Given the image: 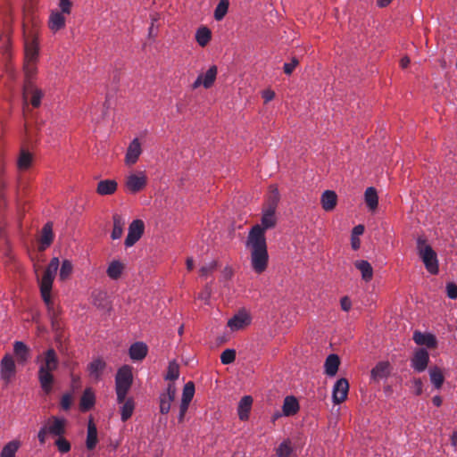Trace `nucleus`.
Instances as JSON below:
<instances>
[{
  "instance_id": "obj_1",
  "label": "nucleus",
  "mask_w": 457,
  "mask_h": 457,
  "mask_svg": "<svg viewBox=\"0 0 457 457\" xmlns=\"http://www.w3.org/2000/svg\"><path fill=\"white\" fill-rule=\"evenodd\" d=\"M276 210L264 207L262 212L261 224H256L250 229L245 247L250 252L252 269L257 274L264 272L268 267L269 253L265 232L273 228L277 224Z\"/></svg>"
},
{
  "instance_id": "obj_2",
  "label": "nucleus",
  "mask_w": 457,
  "mask_h": 457,
  "mask_svg": "<svg viewBox=\"0 0 457 457\" xmlns=\"http://www.w3.org/2000/svg\"><path fill=\"white\" fill-rule=\"evenodd\" d=\"M24 37V71L26 73V81L23 86L22 99L23 112H26L29 104L33 108H38L44 96V92L30 80L36 72V62L38 57V41L35 30L28 31L23 23Z\"/></svg>"
},
{
  "instance_id": "obj_3",
  "label": "nucleus",
  "mask_w": 457,
  "mask_h": 457,
  "mask_svg": "<svg viewBox=\"0 0 457 457\" xmlns=\"http://www.w3.org/2000/svg\"><path fill=\"white\" fill-rule=\"evenodd\" d=\"M37 362L39 364L37 377L40 386L46 395H49L54 381L53 372L59 365L57 354L53 348H50L37 356Z\"/></svg>"
},
{
  "instance_id": "obj_4",
  "label": "nucleus",
  "mask_w": 457,
  "mask_h": 457,
  "mask_svg": "<svg viewBox=\"0 0 457 457\" xmlns=\"http://www.w3.org/2000/svg\"><path fill=\"white\" fill-rule=\"evenodd\" d=\"M59 265V258H52L41 279L38 280L42 299L49 312L54 309V302L52 301L51 292Z\"/></svg>"
},
{
  "instance_id": "obj_5",
  "label": "nucleus",
  "mask_w": 457,
  "mask_h": 457,
  "mask_svg": "<svg viewBox=\"0 0 457 457\" xmlns=\"http://www.w3.org/2000/svg\"><path fill=\"white\" fill-rule=\"evenodd\" d=\"M417 251L428 272L436 275L439 272L437 254L424 237H418Z\"/></svg>"
},
{
  "instance_id": "obj_6",
  "label": "nucleus",
  "mask_w": 457,
  "mask_h": 457,
  "mask_svg": "<svg viewBox=\"0 0 457 457\" xmlns=\"http://www.w3.org/2000/svg\"><path fill=\"white\" fill-rule=\"evenodd\" d=\"M148 178L145 170L129 172L124 179V190L130 195L143 191L147 186Z\"/></svg>"
},
{
  "instance_id": "obj_7",
  "label": "nucleus",
  "mask_w": 457,
  "mask_h": 457,
  "mask_svg": "<svg viewBox=\"0 0 457 457\" xmlns=\"http://www.w3.org/2000/svg\"><path fill=\"white\" fill-rule=\"evenodd\" d=\"M252 323V316L246 310H240L227 323L230 332L244 330Z\"/></svg>"
},
{
  "instance_id": "obj_8",
  "label": "nucleus",
  "mask_w": 457,
  "mask_h": 457,
  "mask_svg": "<svg viewBox=\"0 0 457 457\" xmlns=\"http://www.w3.org/2000/svg\"><path fill=\"white\" fill-rule=\"evenodd\" d=\"M218 68L216 65H211L205 71L201 72L192 84V89H197L200 87L205 89L211 88L216 80Z\"/></svg>"
},
{
  "instance_id": "obj_9",
  "label": "nucleus",
  "mask_w": 457,
  "mask_h": 457,
  "mask_svg": "<svg viewBox=\"0 0 457 457\" xmlns=\"http://www.w3.org/2000/svg\"><path fill=\"white\" fill-rule=\"evenodd\" d=\"M177 395V388L173 382L168 384L164 392L160 394V412L167 414L170 411L171 403L175 400Z\"/></svg>"
},
{
  "instance_id": "obj_10",
  "label": "nucleus",
  "mask_w": 457,
  "mask_h": 457,
  "mask_svg": "<svg viewBox=\"0 0 457 457\" xmlns=\"http://www.w3.org/2000/svg\"><path fill=\"white\" fill-rule=\"evenodd\" d=\"M145 224L141 220H134L129 226V231L125 239L126 247L133 246L143 236Z\"/></svg>"
},
{
  "instance_id": "obj_11",
  "label": "nucleus",
  "mask_w": 457,
  "mask_h": 457,
  "mask_svg": "<svg viewBox=\"0 0 457 457\" xmlns=\"http://www.w3.org/2000/svg\"><path fill=\"white\" fill-rule=\"evenodd\" d=\"M143 153L142 144L137 137H135L128 145L124 162L127 166H133L137 162Z\"/></svg>"
},
{
  "instance_id": "obj_12",
  "label": "nucleus",
  "mask_w": 457,
  "mask_h": 457,
  "mask_svg": "<svg viewBox=\"0 0 457 457\" xmlns=\"http://www.w3.org/2000/svg\"><path fill=\"white\" fill-rule=\"evenodd\" d=\"M133 381L132 368L129 365L120 367L115 377V388L129 390Z\"/></svg>"
},
{
  "instance_id": "obj_13",
  "label": "nucleus",
  "mask_w": 457,
  "mask_h": 457,
  "mask_svg": "<svg viewBox=\"0 0 457 457\" xmlns=\"http://www.w3.org/2000/svg\"><path fill=\"white\" fill-rule=\"evenodd\" d=\"M67 420L64 418L52 416L44 424L51 436H60L66 433Z\"/></svg>"
},
{
  "instance_id": "obj_14",
  "label": "nucleus",
  "mask_w": 457,
  "mask_h": 457,
  "mask_svg": "<svg viewBox=\"0 0 457 457\" xmlns=\"http://www.w3.org/2000/svg\"><path fill=\"white\" fill-rule=\"evenodd\" d=\"M0 54L4 62H8L12 55L11 44V29L8 25L0 33Z\"/></svg>"
},
{
  "instance_id": "obj_15",
  "label": "nucleus",
  "mask_w": 457,
  "mask_h": 457,
  "mask_svg": "<svg viewBox=\"0 0 457 457\" xmlns=\"http://www.w3.org/2000/svg\"><path fill=\"white\" fill-rule=\"evenodd\" d=\"M429 361V354L426 349L420 348L414 352L411 360V368L417 372L424 371Z\"/></svg>"
},
{
  "instance_id": "obj_16",
  "label": "nucleus",
  "mask_w": 457,
  "mask_h": 457,
  "mask_svg": "<svg viewBox=\"0 0 457 457\" xmlns=\"http://www.w3.org/2000/svg\"><path fill=\"white\" fill-rule=\"evenodd\" d=\"M15 375V362L12 355L5 354L0 363V376L5 382L9 383Z\"/></svg>"
},
{
  "instance_id": "obj_17",
  "label": "nucleus",
  "mask_w": 457,
  "mask_h": 457,
  "mask_svg": "<svg viewBox=\"0 0 457 457\" xmlns=\"http://www.w3.org/2000/svg\"><path fill=\"white\" fill-rule=\"evenodd\" d=\"M349 391V383L345 378L338 379L332 390V400L335 404H339L343 403Z\"/></svg>"
},
{
  "instance_id": "obj_18",
  "label": "nucleus",
  "mask_w": 457,
  "mask_h": 457,
  "mask_svg": "<svg viewBox=\"0 0 457 457\" xmlns=\"http://www.w3.org/2000/svg\"><path fill=\"white\" fill-rule=\"evenodd\" d=\"M148 353V346L144 342H136L129 346V355L133 361H143Z\"/></svg>"
},
{
  "instance_id": "obj_19",
  "label": "nucleus",
  "mask_w": 457,
  "mask_h": 457,
  "mask_svg": "<svg viewBox=\"0 0 457 457\" xmlns=\"http://www.w3.org/2000/svg\"><path fill=\"white\" fill-rule=\"evenodd\" d=\"M390 374V364L388 361H379L370 371L371 380L378 382L386 378Z\"/></svg>"
},
{
  "instance_id": "obj_20",
  "label": "nucleus",
  "mask_w": 457,
  "mask_h": 457,
  "mask_svg": "<svg viewBox=\"0 0 457 457\" xmlns=\"http://www.w3.org/2000/svg\"><path fill=\"white\" fill-rule=\"evenodd\" d=\"M413 340L418 345H425L428 348H435L437 345L436 337L430 333L415 331L413 333Z\"/></svg>"
},
{
  "instance_id": "obj_21",
  "label": "nucleus",
  "mask_w": 457,
  "mask_h": 457,
  "mask_svg": "<svg viewBox=\"0 0 457 457\" xmlns=\"http://www.w3.org/2000/svg\"><path fill=\"white\" fill-rule=\"evenodd\" d=\"M65 23L66 19L62 13L56 10L51 12L48 19V27L53 32H57L63 29Z\"/></svg>"
},
{
  "instance_id": "obj_22",
  "label": "nucleus",
  "mask_w": 457,
  "mask_h": 457,
  "mask_svg": "<svg viewBox=\"0 0 457 457\" xmlns=\"http://www.w3.org/2000/svg\"><path fill=\"white\" fill-rule=\"evenodd\" d=\"M320 204L324 211H333L337 204V195L336 192L333 190L324 191L320 197Z\"/></svg>"
},
{
  "instance_id": "obj_23",
  "label": "nucleus",
  "mask_w": 457,
  "mask_h": 457,
  "mask_svg": "<svg viewBox=\"0 0 457 457\" xmlns=\"http://www.w3.org/2000/svg\"><path fill=\"white\" fill-rule=\"evenodd\" d=\"M118 183L114 179H104L98 182L96 192L100 195H110L116 192Z\"/></svg>"
},
{
  "instance_id": "obj_24",
  "label": "nucleus",
  "mask_w": 457,
  "mask_h": 457,
  "mask_svg": "<svg viewBox=\"0 0 457 457\" xmlns=\"http://www.w3.org/2000/svg\"><path fill=\"white\" fill-rule=\"evenodd\" d=\"M113 228L111 233V237L113 240L119 239L121 237L123 234V229L126 225L125 218L118 213L113 214L112 216Z\"/></svg>"
},
{
  "instance_id": "obj_25",
  "label": "nucleus",
  "mask_w": 457,
  "mask_h": 457,
  "mask_svg": "<svg viewBox=\"0 0 457 457\" xmlns=\"http://www.w3.org/2000/svg\"><path fill=\"white\" fill-rule=\"evenodd\" d=\"M340 364L339 357L337 354H329L324 364L325 374L328 377H335Z\"/></svg>"
},
{
  "instance_id": "obj_26",
  "label": "nucleus",
  "mask_w": 457,
  "mask_h": 457,
  "mask_svg": "<svg viewBox=\"0 0 457 457\" xmlns=\"http://www.w3.org/2000/svg\"><path fill=\"white\" fill-rule=\"evenodd\" d=\"M253 404V398L245 395L241 398L238 403L237 413L241 420H246L249 418V412Z\"/></svg>"
},
{
  "instance_id": "obj_27",
  "label": "nucleus",
  "mask_w": 457,
  "mask_h": 457,
  "mask_svg": "<svg viewBox=\"0 0 457 457\" xmlns=\"http://www.w3.org/2000/svg\"><path fill=\"white\" fill-rule=\"evenodd\" d=\"M355 268L360 270L361 278L365 282H370L373 278V269L370 263L364 260H358L354 262Z\"/></svg>"
},
{
  "instance_id": "obj_28",
  "label": "nucleus",
  "mask_w": 457,
  "mask_h": 457,
  "mask_svg": "<svg viewBox=\"0 0 457 457\" xmlns=\"http://www.w3.org/2000/svg\"><path fill=\"white\" fill-rule=\"evenodd\" d=\"M299 411V403L295 397L287 396L284 400L282 411L284 416H293Z\"/></svg>"
},
{
  "instance_id": "obj_29",
  "label": "nucleus",
  "mask_w": 457,
  "mask_h": 457,
  "mask_svg": "<svg viewBox=\"0 0 457 457\" xmlns=\"http://www.w3.org/2000/svg\"><path fill=\"white\" fill-rule=\"evenodd\" d=\"M96 403V396L91 388L85 389L79 403V408L82 411L90 410Z\"/></svg>"
},
{
  "instance_id": "obj_30",
  "label": "nucleus",
  "mask_w": 457,
  "mask_h": 457,
  "mask_svg": "<svg viewBox=\"0 0 457 457\" xmlns=\"http://www.w3.org/2000/svg\"><path fill=\"white\" fill-rule=\"evenodd\" d=\"M97 429L95 423L90 420L87 424L86 446L88 450H93L97 445Z\"/></svg>"
},
{
  "instance_id": "obj_31",
  "label": "nucleus",
  "mask_w": 457,
  "mask_h": 457,
  "mask_svg": "<svg viewBox=\"0 0 457 457\" xmlns=\"http://www.w3.org/2000/svg\"><path fill=\"white\" fill-rule=\"evenodd\" d=\"M124 268V264L118 260L112 261L106 270L107 276L111 279L116 280L122 275Z\"/></svg>"
},
{
  "instance_id": "obj_32",
  "label": "nucleus",
  "mask_w": 457,
  "mask_h": 457,
  "mask_svg": "<svg viewBox=\"0 0 457 457\" xmlns=\"http://www.w3.org/2000/svg\"><path fill=\"white\" fill-rule=\"evenodd\" d=\"M364 199L370 211H375L377 209L378 204V196L375 187H370L365 190Z\"/></svg>"
},
{
  "instance_id": "obj_33",
  "label": "nucleus",
  "mask_w": 457,
  "mask_h": 457,
  "mask_svg": "<svg viewBox=\"0 0 457 457\" xmlns=\"http://www.w3.org/2000/svg\"><path fill=\"white\" fill-rule=\"evenodd\" d=\"M54 239L53 226L52 223L47 222L44 225L41 232L40 243L42 245L41 249L48 247Z\"/></svg>"
},
{
  "instance_id": "obj_34",
  "label": "nucleus",
  "mask_w": 457,
  "mask_h": 457,
  "mask_svg": "<svg viewBox=\"0 0 457 457\" xmlns=\"http://www.w3.org/2000/svg\"><path fill=\"white\" fill-rule=\"evenodd\" d=\"M195 395V385L192 381H188L185 384L181 402L179 405L189 407V404Z\"/></svg>"
},
{
  "instance_id": "obj_35",
  "label": "nucleus",
  "mask_w": 457,
  "mask_h": 457,
  "mask_svg": "<svg viewBox=\"0 0 457 457\" xmlns=\"http://www.w3.org/2000/svg\"><path fill=\"white\" fill-rule=\"evenodd\" d=\"M212 38V31L205 26L200 27L195 32V40L197 44L204 47L208 45Z\"/></svg>"
},
{
  "instance_id": "obj_36",
  "label": "nucleus",
  "mask_w": 457,
  "mask_h": 457,
  "mask_svg": "<svg viewBox=\"0 0 457 457\" xmlns=\"http://www.w3.org/2000/svg\"><path fill=\"white\" fill-rule=\"evenodd\" d=\"M104 368L105 362L103 360L95 359L88 365L89 375L95 379H99Z\"/></svg>"
},
{
  "instance_id": "obj_37",
  "label": "nucleus",
  "mask_w": 457,
  "mask_h": 457,
  "mask_svg": "<svg viewBox=\"0 0 457 457\" xmlns=\"http://www.w3.org/2000/svg\"><path fill=\"white\" fill-rule=\"evenodd\" d=\"M279 192L276 186L271 185L269 187V195L264 207L276 210L279 202Z\"/></svg>"
},
{
  "instance_id": "obj_38",
  "label": "nucleus",
  "mask_w": 457,
  "mask_h": 457,
  "mask_svg": "<svg viewBox=\"0 0 457 457\" xmlns=\"http://www.w3.org/2000/svg\"><path fill=\"white\" fill-rule=\"evenodd\" d=\"M430 381L436 389H440L444 384L445 378L443 372L438 367H432L429 369Z\"/></svg>"
},
{
  "instance_id": "obj_39",
  "label": "nucleus",
  "mask_w": 457,
  "mask_h": 457,
  "mask_svg": "<svg viewBox=\"0 0 457 457\" xmlns=\"http://www.w3.org/2000/svg\"><path fill=\"white\" fill-rule=\"evenodd\" d=\"M21 446L18 440L8 442L1 450L0 457H16V453Z\"/></svg>"
},
{
  "instance_id": "obj_40",
  "label": "nucleus",
  "mask_w": 457,
  "mask_h": 457,
  "mask_svg": "<svg viewBox=\"0 0 457 457\" xmlns=\"http://www.w3.org/2000/svg\"><path fill=\"white\" fill-rule=\"evenodd\" d=\"M14 353L21 362H25L29 358V348L28 346L21 341H16L13 345Z\"/></svg>"
},
{
  "instance_id": "obj_41",
  "label": "nucleus",
  "mask_w": 457,
  "mask_h": 457,
  "mask_svg": "<svg viewBox=\"0 0 457 457\" xmlns=\"http://www.w3.org/2000/svg\"><path fill=\"white\" fill-rule=\"evenodd\" d=\"M134 408L135 403L132 398L127 399L126 402L122 403V406L120 407V416L122 421L128 420L132 416Z\"/></svg>"
},
{
  "instance_id": "obj_42",
  "label": "nucleus",
  "mask_w": 457,
  "mask_h": 457,
  "mask_svg": "<svg viewBox=\"0 0 457 457\" xmlns=\"http://www.w3.org/2000/svg\"><path fill=\"white\" fill-rule=\"evenodd\" d=\"M364 232L363 225H357L352 230L351 235V246L353 250H358L361 246V240L359 238Z\"/></svg>"
},
{
  "instance_id": "obj_43",
  "label": "nucleus",
  "mask_w": 457,
  "mask_h": 457,
  "mask_svg": "<svg viewBox=\"0 0 457 457\" xmlns=\"http://www.w3.org/2000/svg\"><path fill=\"white\" fill-rule=\"evenodd\" d=\"M32 162L31 154L26 150H21V154L17 161L19 170H27L29 168Z\"/></svg>"
},
{
  "instance_id": "obj_44",
  "label": "nucleus",
  "mask_w": 457,
  "mask_h": 457,
  "mask_svg": "<svg viewBox=\"0 0 457 457\" xmlns=\"http://www.w3.org/2000/svg\"><path fill=\"white\" fill-rule=\"evenodd\" d=\"M229 6L228 0H220L214 11V18L216 21H221L228 12Z\"/></svg>"
},
{
  "instance_id": "obj_45",
  "label": "nucleus",
  "mask_w": 457,
  "mask_h": 457,
  "mask_svg": "<svg viewBox=\"0 0 457 457\" xmlns=\"http://www.w3.org/2000/svg\"><path fill=\"white\" fill-rule=\"evenodd\" d=\"M73 266L71 261L63 260L61 265L59 278L62 281L68 279L72 273Z\"/></svg>"
},
{
  "instance_id": "obj_46",
  "label": "nucleus",
  "mask_w": 457,
  "mask_h": 457,
  "mask_svg": "<svg viewBox=\"0 0 457 457\" xmlns=\"http://www.w3.org/2000/svg\"><path fill=\"white\" fill-rule=\"evenodd\" d=\"M179 377V366L175 361H172L169 363L167 373L165 375V379L174 381V380L178 379Z\"/></svg>"
},
{
  "instance_id": "obj_47",
  "label": "nucleus",
  "mask_w": 457,
  "mask_h": 457,
  "mask_svg": "<svg viewBox=\"0 0 457 457\" xmlns=\"http://www.w3.org/2000/svg\"><path fill=\"white\" fill-rule=\"evenodd\" d=\"M292 453L289 440L283 441L276 450L277 457H288Z\"/></svg>"
},
{
  "instance_id": "obj_48",
  "label": "nucleus",
  "mask_w": 457,
  "mask_h": 457,
  "mask_svg": "<svg viewBox=\"0 0 457 457\" xmlns=\"http://www.w3.org/2000/svg\"><path fill=\"white\" fill-rule=\"evenodd\" d=\"M54 445L58 451L62 453L70 452L71 448V443L66 438H64L63 436H58L54 442Z\"/></svg>"
},
{
  "instance_id": "obj_49",
  "label": "nucleus",
  "mask_w": 457,
  "mask_h": 457,
  "mask_svg": "<svg viewBox=\"0 0 457 457\" xmlns=\"http://www.w3.org/2000/svg\"><path fill=\"white\" fill-rule=\"evenodd\" d=\"M217 266L218 263L216 261H212L211 262L203 265L199 270L201 277L207 278L210 274L216 270Z\"/></svg>"
},
{
  "instance_id": "obj_50",
  "label": "nucleus",
  "mask_w": 457,
  "mask_h": 457,
  "mask_svg": "<svg viewBox=\"0 0 457 457\" xmlns=\"http://www.w3.org/2000/svg\"><path fill=\"white\" fill-rule=\"evenodd\" d=\"M236 359V351L234 349H226L220 354V361L222 364H230Z\"/></svg>"
},
{
  "instance_id": "obj_51",
  "label": "nucleus",
  "mask_w": 457,
  "mask_h": 457,
  "mask_svg": "<svg viewBox=\"0 0 457 457\" xmlns=\"http://www.w3.org/2000/svg\"><path fill=\"white\" fill-rule=\"evenodd\" d=\"M60 12L64 14H70L71 12L72 3L71 0H60L59 1Z\"/></svg>"
},
{
  "instance_id": "obj_52",
  "label": "nucleus",
  "mask_w": 457,
  "mask_h": 457,
  "mask_svg": "<svg viewBox=\"0 0 457 457\" xmlns=\"http://www.w3.org/2000/svg\"><path fill=\"white\" fill-rule=\"evenodd\" d=\"M72 404V395L70 393L64 394L61 398V407L64 411H68Z\"/></svg>"
},
{
  "instance_id": "obj_53",
  "label": "nucleus",
  "mask_w": 457,
  "mask_h": 457,
  "mask_svg": "<svg viewBox=\"0 0 457 457\" xmlns=\"http://www.w3.org/2000/svg\"><path fill=\"white\" fill-rule=\"evenodd\" d=\"M446 294L450 299H457V286L453 282L446 284Z\"/></svg>"
},
{
  "instance_id": "obj_54",
  "label": "nucleus",
  "mask_w": 457,
  "mask_h": 457,
  "mask_svg": "<svg viewBox=\"0 0 457 457\" xmlns=\"http://www.w3.org/2000/svg\"><path fill=\"white\" fill-rule=\"evenodd\" d=\"M297 65L298 60L294 57L290 62H286L284 64V72L287 75H290Z\"/></svg>"
},
{
  "instance_id": "obj_55",
  "label": "nucleus",
  "mask_w": 457,
  "mask_h": 457,
  "mask_svg": "<svg viewBox=\"0 0 457 457\" xmlns=\"http://www.w3.org/2000/svg\"><path fill=\"white\" fill-rule=\"evenodd\" d=\"M211 287L206 285L204 290L199 293L198 299L204 301L205 303L209 302L210 296H211Z\"/></svg>"
},
{
  "instance_id": "obj_56",
  "label": "nucleus",
  "mask_w": 457,
  "mask_h": 457,
  "mask_svg": "<svg viewBox=\"0 0 457 457\" xmlns=\"http://www.w3.org/2000/svg\"><path fill=\"white\" fill-rule=\"evenodd\" d=\"M50 435L45 426L43 425L37 433V439L41 445H45L47 436Z\"/></svg>"
},
{
  "instance_id": "obj_57",
  "label": "nucleus",
  "mask_w": 457,
  "mask_h": 457,
  "mask_svg": "<svg viewBox=\"0 0 457 457\" xmlns=\"http://www.w3.org/2000/svg\"><path fill=\"white\" fill-rule=\"evenodd\" d=\"M413 389L417 395H420L422 394L423 391V383L420 378H415L413 379Z\"/></svg>"
},
{
  "instance_id": "obj_58",
  "label": "nucleus",
  "mask_w": 457,
  "mask_h": 457,
  "mask_svg": "<svg viewBox=\"0 0 457 457\" xmlns=\"http://www.w3.org/2000/svg\"><path fill=\"white\" fill-rule=\"evenodd\" d=\"M115 390L117 395V402L119 403H124L126 402V396L129 391L119 388H115Z\"/></svg>"
},
{
  "instance_id": "obj_59",
  "label": "nucleus",
  "mask_w": 457,
  "mask_h": 457,
  "mask_svg": "<svg viewBox=\"0 0 457 457\" xmlns=\"http://www.w3.org/2000/svg\"><path fill=\"white\" fill-rule=\"evenodd\" d=\"M262 96L265 103L270 102L275 97V92L271 89H266L262 91Z\"/></svg>"
},
{
  "instance_id": "obj_60",
  "label": "nucleus",
  "mask_w": 457,
  "mask_h": 457,
  "mask_svg": "<svg viewBox=\"0 0 457 457\" xmlns=\"http://www.w3.org/2000/svg\"><path fill=\"white\" fill-rule=\"evenodd\" d=\"M341 308L345 312H348L352 307V303L347 296H345L340 301Z\"/></svg>"
},
{
  "instance_id": "obj_61",
  "label": "nucleus",
  "mask_w": 457,
  "mask_h": 457,
  "mask_svg": "<svg viewBox=\"0 0 457 457\" xmlns=\"http://www.w3.org/2000/svg\"><path fill=\"white\" fill-rule=\"evenodd\" d=\"M188 410V407L179 405V413L178 420L179 422H182L184 420L185 415Z\"/></svg>"
},
{
  "instance_id": "obj_62",
  "label": "nucleus",
  "mask_w": 457,
  "mask_h": 457,
  "mask_svg": "<svg viewBox=\"0 0 457 457\" xmlns=\"http://www.w3.org/2000/svg\"><path fill=\"white\" fill-rule=\"evenodd\" d=\"M233 275V270L230 267H226L223 271H222V277L225 278V279H229L231 278Z\"/></svg>"
},
{
  "instance_id": "obj_63",
  "label": "nucleus",
  "mask_w": 457,
  "mask_h": 457,
  "mask_svg": "<svg viewBox=\"0 0 457 457\" xmlns=\"http://www.w3.org/2000/svg\"><path fill=\"white\" fill-rule=\"evenodd\" d=\"M410 63V59L407 56H404L400 61V65L403 69H405Z\"/></svg>"
},
{
  "instance_id": "obj_64",
  "label": "nucleus",
  "mask_w": 457,
  "mask_h": 457,
  "mask_svg": "<svg viewBox=\"0 0 457 457\" xmlns=\"http://www.w3.org/2000/svg\"><path fill=\"white\" fill-rule=\"evenodd\" d=\"M451 439H452V445L454 446L455 450L457 451V431L453 434Z\"/></svg>"
}]
</instances>
